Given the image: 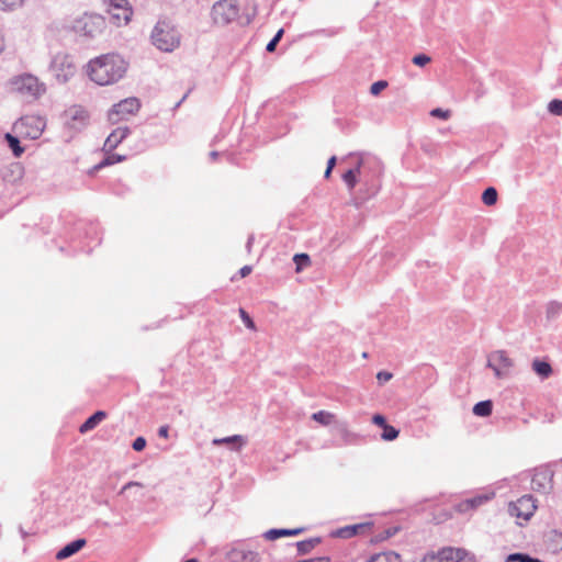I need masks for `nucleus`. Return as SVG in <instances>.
Wrapping results in <instances>:
<instances>
[{"label": "nucleus", "instance_id": "nucleus-1", "mask_svg": "<svg viewBox=\"0 0 562 562\" xmlns=\"http://www.w3.org/2000/svg\"><path fill=\"white\" fill-rule=\"evenodd\" d=\"M127 63L119 54H105L88 64V75L99 86L112 85L123 78Z\"/></svg>", "mask_w": 562, "mask_h": 562}, {"label": "nucleus", "instance_id": "nucleus-2", "mask_svg": "<svg viewBox=\"0 0 562 562\" xmlns=\"http://www.w3.org/2000/svg\"><path fill=\"white\" fill-rule=\"evenodd\" d=\"M181 35L173 23L167 19L158 20L151 33V44L159 50L171 53L180 45Z\"/></svg>", "mask_w": 562, "mask_h": 562}, {"label": "nucleus", "instance_id": "nucleus-3", "mask_svg": "<svg viewBox=\"0 0 562 562\" xmlns=\"http://www.w3.org/2000/svg\"><path fill=\"white\" fill-rule=\"evenodd\" d=\"M74 31L80 36L94 38L105 27V20L99 14L85 13L74 22Z\"/></svg>", "mask_w": 562, "mask_h": 562}, {"label": "nucleus", "instance_id": "nucleus-4", "mask_svg": "<svg viewBox=\"0 0 562 562\" xmlns=\"http://www.w3.org/2000/svg\"><path fill=\"white\" fill-rule=\"evenodd\" d=\"M50 71L58 82H67L76 74V66L70 55L58 53L50 61Z\"/></svg>", "mask_w": 562, "mask_h": 562}, {"label": "nucleus", "instance_id": "nucleus-5", "mask_svg": "<svg viewBox=\"0 0 562 562\" xmlns=\"http://www.w3.org/2000/svg\"><path fill=\"white\" fill-rule=\"evenodd\" d=\"M236 0H220L213 4L211 15L215 24L226 25L238 16Z\"/></svg>", "mask_w": 562, "mask_h": 562}, {"label": "nucleus", "instance_id": "nucleus-6", "mask_svg": "<svg viewBox=\"0 0 562 562\" xmlns=\"http://www.w3.org/2000/svg\"><path fill=\"white\" fill-rule=\"evenodd\" d=\"M140 109V102L137 98L131 97L115 103L108 113V119L115 124L124 120L127 115L136 113Z\"/></svg>", "mask_w": 562, "mask_h": 562}, {"label": "nucleus", "instance_id": "nucleus-7", "mask_svg": "<svg viewBox=\"0 0 562 562\" xmlns=\"http://www.w3.org/2000/svg\"><path fill=\"white\" fill-rule=\"evenodd\" d=\"M64 124L74 132L85 128L89 122V113L80 105H74L66 110L63 114Z\"/></svg>", "mask_w": 562, "mask_h": 562}, {"label": "nucleus", "instance_id": "nucleus-8", "mask_svg": "<svg viewBox=\"0 0 562 562\" xmlns=\"http://www.w3.org/2000/svg\"><path fill=\"white\" fill-rule=\"evenodd\" d=\"M553 471L549 467L535 469L531 488L541 494H549L553 488Z\"/></svg>", "mask_w": 562, "mask_h": 562}, {"label": "nucleus", "instance_id": "nucleus-9", "mask_svg": "<svg viewBox=\"0 0 562 562\" xmlns=\"http://www.w3.org/2000/svg\"><path fill=\"white\" fill-rule=\"evenodd\" d=\"M487 367L494 371L496 378L506 376L509 368L513 367V360L507 357L504 350L493 351L487 358Z\"/></svg>", "mask_w": 562, "mask_h": 562}, {"label": "nucleus", "instance_id": "nucleus-10", "mask_svg": "<svg viewBox=\"0 0 562 562\" xmlns=\"http://www.w3.org/2000/svg\"><path fill=\"white\" fill-rule=\"evenodd\" d=\"M536 509V499L532 495H525L516 503H512L509 506L510 515L522 518L524 520H529L533 516Z\"/></svg>", "mask_w": 562, "mask_h": 562}, {"label": "nucleus", "instance_id": "nucleus-11", "mask_svg": "<svg viewBox=\"0 0 562 562\" xmlns=\"http://www.w3.org/2000/svg\"><path fill=\"white\" fill-rule=\"evenodd\" d=\"M11 86L13 90L30 95H36L40 90L37 78L29 74L14 77L11 81Z\"/></svg>", "mask_w": 562, "mask_h": 562}, {"label": "nucleus", "instance_id": "nucleus-12", "mask_svg": "<svg viewBox=\"0 0 562 562\" xmlns=\"http://www.w3.org/2000/svg\"><path fill=\"white\" fill-rule=\"evenodd\" d=\"M368 164L369 162L366 161L363 158H360L358 159L357 165L353 168H350L342 173V180L350 191L355 189L358 182V177H360L361 179L368 178Z\"/></svg>", "mask_w": 562, "mask_h": 562}, {"label": "nucleus", "instance_id": "nucleus-13", "mask_svg": "<svg viewBox=\"0 0 562 562\" xmlns=\"http://www.w3.org/2000/svg\"><path fill=\"white\" fill-rule=\"evenodd\" d=\"M440 558L445 562H475V557L461 548H443L440 550Z\"/></svg>", "mask_w": 562, "mask_h": 562}, {"label": "nucleus", "instance_id": "nucleus-14", "mask_svg": "<svg viewBox=\"0 0 562 562\" xmlns=\"http://www.w3.org/2000/svg\"><path fill=\"white\" fill-rule=\"evenodd\" d=\"M131 133L128 127H117L115 128L105 139L103 149L105 151H112L115 149Z\"/></svg>", "mask_w": 562, "mask_h": 562}, {"label": "nucleus", "instance_id": "nucleus-15", "mask_svg": "<svg viewBox=\"0 0 562 562\" xmlns=\"http://www.w3.org/2000/svg\"><path fill=\"white\" fill-rule=\"evenodd\" d=\"M87 540L85 538H77L58 550L56 553V559L59 561L68 559L85 548Z\"/></svg>", "mask_w": 562, "mask_h": 562}, {"label": "nucleus", "instance_id": "nucleus-16", "mask_svg": "<svg viewBox=\"0 0 562 562\" xmlns=\"http://www.w3.org/2000/svg\"><path fill=\"white\" fill-rule=\"evenodd\" d=\"M372 525L373 524L369 521L345 526L334 531L333 536L337 538L349 539L357 536L360 531L371 528Z\"/></svg>", "mask_w": 562, "mask_h": 562}, {"label": "nucleus", "instance_id": "nucleus-17", "mask_svg": "<svg viewBox=\"0 0 562 562\" xmlns=\"http://www.w3.org/2000/svg\"><path fill=\"white\" fill-rule=\"evenodd\" d=\"M250 340H255L256 345L258 346L256 351L254 352L255 357L258 358L262 353H265V351L267 349L266 338L258 337L255 322L248 316V341H250Z\"/></svg>", "mask_w": 562, "mask_h": 562}, {"label": "nucleus", "instance_id": "nucleus-18", "mask_svg": "<svg viewBox=\"0 0 562 562\" xmlns=\"http://www.w3.org/2000/svg\"><path fill=\"white\" fill-rule=\"evenodd\" d=\"M304 531V528H293V529H290V528H272V529H269L268 531H266L263 533V537L267 539V540H277L281 537H292V536H297L300 533H302Z\"/></svg>", "mask_w": 562, "mask_h": 562}, {"label": "nucleus", "instance_id": "nucleus-19", "mask_svg": "<svg viewBox=\"0 0 562 562\" xmlns=\"http://www.w3.org/2000/svg\"><path fill=\"white\" fill-rule=\"evenodd\" d=\"M106 413L104 411H97L89 416L79 427L81 434H86L94 429L103 419H105Z\"/></svg>", "mask_w": 562, "mask_h": 562}, {"label": "nucleus", "instance_id": "nucleus-20", "mask_svg": "<svg viewBox=\"0 0 562 562\" xmlns=\"http://www.w3.org/2000/svg\"><path fill=\"white\" fill-rule=\"evenodd\" d=\"M23 175H24V168L22 167V165L19 162H14V164H11L3 171V180L7 182L15 183L23 178Z\"/></svg>", "mask_w": 562, "mask_h": 562}, {"label": "nucleus", "instance_id": "nucleus-21", "mask_svg": "<svg viewBox=\"0 0 562 562\" xmlns=\"http://www.w3.org/2000/svg\"><path fill=\"white\" fill-rule=\"evenodd\" d=\"M488 501L486 495H477L472 498H467L458 504V510L460 513H467L473 510Z\"/></svg>", "mask_w": 562, "mask_h": 562}, {"label": "nucleus", "instance_id": "nucleus-22", "mask_svg": "<svg viewBox=\"0 0 562 562\" xmlns=\"http://www.w3.org/2000/svg\"><path fill=\"white\" fill-rule=\"evenodd\" d=\"M111 10L122 11V20L124 23H128L131 21L133 11L128 5L127 0H110Z\"/></svg>", "mask_w": 562, "mask_h": 562}, {"label": "nucleus", "instance_id": "nucleus-23", "mask_svg": "<svg viewBox=\"0 0 562 562\" xmlns=\"http://www.w3.org/2000/svg\"><path fill=\"white\" fill-rule=\"evenodd\" d=\"M322 542L321 537H314L295 543L300 555L308 554L317 544Z\"/></svg>", "mask_w": 562, "mask_h": 562}, {"label": "nucleus", "instance_id": "nucleus-24", "mask_svg": "<svg viewBox=\"0 0 562 562\" xmlns=\"http://www.w3.org/2000/svg\"><path fill=\"white\" fill-rule=\"evenodd\" d=\"M366 562H402V559L394 551H385L372 554Z\"/></svg>", "mask_w": 562, "mask_h": 562}, {"label": "nucleus", "instance_id": "nucleus-25", "mask_svg": "<svg viewBox=\"0 0 562 562\" xmlns=\"http://www.w3.org/2000/svg\"><path fill=\"white\" fill-rule=\"evenodd\" d=\"M532 370L541 378V379H547L551 375L552 373V368H551V364L546 361V360H541V359H538L536 358L533 361H532Z\"/></svg>", "mask_w": 562, "mask_h": 562}, {"label": "nucleus", "instance_id": "nucleus-26", "mask_svg": "<svg viewBox=\"0 0 562 562\" xmlns=\"http://www.w3.org/2000/svg\"><path fill=\"white\" fill-rule=\"evenodd\" d=\"M472 412L475 416L488 417L493 412V402L491 400L480 401L473 406Z\"/></svg>", "mask_w": 562, "mask_h": 562}, {"label": "nucleus", "instance_id": "nucleus-27", "mask_svg": "<svg viewBox=\"0 0 562 562\" xmlns=\"http://www.w3.org/2000/svg\"><path fill=\"white\" fill-rule=\"evenodd\" d=\"M125 156L124 155H119V154H110L108 156H105L98 165H95L92 169H91V173L102 169L103 167H106V166H111V165H114V164H117V162H122L125 160Z\"/></svg>", "mask_w": 562, "mask_h": 562}, {"label": "nucleus", "instance_id": "nucleus-28", "mask_svg": "<svg viewBox=\"0 0 562 562\" xmlns=\"http://www.w3.org/2000/svg\"><path fill=\"white\" fill-rule=\"evenodd\" d=\"M4 139L15 157H20L24 153V147L21 146V142L18 136L5 133Z\"/></svg>", "mask_w": 562, "mask_h": 562}, {"label": "nucleus", "instance_id": "nucleus-29", "mask_svg": "<svg viewBox=\"0 0 562 562\" xmlns=\"http://www.w3.org/2000/svg\"><path fill=\"white\" fill-rule=\"evenodd\" d=\"M226 558H227L228 562H245L246 550L244 549V544L239 543L237 547L232 548L226 553Z\"/></svg>", "mask_w": 562, "mask_h": 562}, {"label": "nucleus", "instance_id": "nucleus-30", "mask_svg": "<svg viewBox=\"0 0 562 562\" xmlns=\"http://www.w3.org/2000/svg\"><path fill=\"white\" fill-rule=\"evenodd\" d=\"M213 443L214 445H223V443L232 445V449L238 450V449H240V447L243 445V436L234 435V436H231V437L214 439Z\"/></svg>", "mask_w": 562, "mask_h": 562}, {"label": "nucleus", "instance_id": "nucleus-31", "mask_svg": "<svg viewBox=\"0 0 562 562\" xmlns=\"http://www.w3.org/2000/svg\"><path fill=\"white\" fill-rule=\"evenodd\" d=\"M312 419L323 426H328L335 420V415L327 411H318L312 415Z\"/></svg>", "mask_w": 562, "mask_h": 562}, {"label": "nucleus", "instance_id": "nucleus-32", "mask_svg": "<svg viewBox=\"0 0 562 562\" xmlns=\"http://www.w3.org/2000/svg\"><path fill=\"white\" fill-rule=\"evenodd\" d=\"M497 190L494 187L486 188L482 193V202L487 205L492 206L497 202Z\"/></svg>", "mask_w": 562, "mask_h": 562}, {"label": "nucleus", "instance_id": "nucleus-33", "mask_svg": "<svg viewBox=\"0 0 562 562\" xmlns=\"http://www.w3.org/2000/svg\"><path fill=\"white\" fill-rule=\"evenodd\" d=\"M398 530H400L398 527L386 528L383 531H381L380 533H378L376 536H374L373 541L374 542L385 541V540L392 538L393 536H395L398 532Z\"/></svg>", "mask_w": 562, "mask_h": 562}, {"label": "nucleus", "instance_id": "nucleus-34", "mask_svg": "<svg viewBox=\"0 0 562 562\" xmlns=\"http://www.w3.org/2000/svg\"><path fill=\"white\" fill-rule=\"evenodd\" d=\"M293 261L296 266V271L300 272L302 271L306 266L310 265L311 262V259H310V256L307 254H296L294 255L293 257Z\"/></svg>", "mask_w": 562, "mask_h": 562}, {"label": "nucleus", "instance_id": "nucleus-35", "mask_svg": "<svg viewBox=\"0 0 562 562\" xmlns=\"http://www.w3.org/2000/svg\"><path fill=\"white\" fill-rule=\"evenodd\" d=\"M562 313V303L559 302H550L547 306V318L553 319L558 317Z\"/></svg>", "mask_w": 562, "mask_h": 562}, {"label": "nucleus", "instance_id": "nucleus-36", "mask_svg": "<svg viewBox=\"0 0 562 562\" xmlns=\"http://www.w3.org/2000/svg\"><path fill=\"white\" fill-rule=\"evenodd\" d=\"M400 435V430L395 427L387 425L383 428V431L381 434V438L385 441H393L395 440Z\"/></svg>", "mask_w": 562, "mask_h": 562}, {"label": "nucleus", "instance_id": "nucleus-37", "mask_svg": "<svg viewBox=\"0 0 562 562\" xmlns=\"http://www.w3.org/2000/svg\"><path fill=\"white\" fill-rule=\"evenodd\" d=\"M25 0H0V9L2 11H13L24 3Z\"/></svg>", "mask_w": 562, "mask_h": 562}, {"label": "nucleus", "instance_id": "nucleus-38", "mask_svg": "<svg viewBox=\"0 0 562 562\" xmlns=\"http://www.w3.org/2000/svg\"><path fill=\"white\" fill-rule=\"evenodd\" d=\"M284 34V30L280 29L274 36L270 40V42L266 46V50L268 53H273L276 50L277 45L282 40V36Z\"/></svg>", "mask_w": 562, "mask_h": 562}, {"label": "nucleus", "instance_id": "nucleus-39", "mask_svg": "<svg viewBox=\"0 0 562 562\" xmlns=\"http://www.w3.org/2000/svg\"><path fill=\"white\" fill-rule=\"evenodd\" d=\"M548 111L554 115H562V100L553 99L548 104Z\"/></svg>", "mask_w": 562, "mask_h": 562}, {"label": "nucleus", "instance_id": "nucleus-40", "mask_svg": "<svg viewBox=\"0 0 562 562\" xmlns=\"http://www.w3.org/2000/svg\"><path fill=\"white\" fill-rule=\"evenodd\" d=\"M387 87V81L385 80H378L373 82L370 87V93L372 95L380 94L385 88Z\"/></svg>", "mask_w": 562, "mask_h": 562}, {"label": "nucleus", "instance_id": "nucleus-41", "mask_svg": "<svg viewBox=\"0 0 562 562\" xmlns=\"http://www.w3.org/2000/svg\"><path fill=\"white\" fill-rule=\"evenodd\" d=\"M431 58L426 54H417L413 57L412 61L418 67H424L429 64Z\"/></svg>", "mask_w": 562, "mask_h": 562}, {"label": "nucleus", "instance_id": "nucleus-42", "mask_svg": "<svg viewBox=\"0 0 562 562\" xmlns=\"http://www.w3.org/2000/svg\"><path fill=\"white\" fill-rule=\"evenodd\" d=\"M430 115L432 117H438V119H441V120H448L450 117V111L449 110H443L441 108H436V109H432L430 111Z\"/></svg>", "mask_w": 562, "mask_h": 562}, {"label": "nucleus", "instance_id": "nucleus-43", "mask_svg": "<svg viewBox=\"0 0 562 562\" xmlns=\"http://www.w3.org/2000/svg\"><path fill=\"white\" fill-rule=\"evenodd\" d=\"M145 447H146V439L142 436L136 437L134 439V441L132 442V448L137 452L143 451L145 449Z\"/></svg>", "mask_w": 562, "mask_h": 562}, {"label": "nucleus", "instance_id": "nucleus-44", "mask_svg": "<svg viewBox=\"0 0 562 562\" xmlns=\"http://www.w3.org/2000/svg\"><path fill=\"white\" fill-rule=\"evenodd\" d=\"M526 553L515 552L506 557L505 562H524Z\"/></svg>", "mask_w": 562, "mask_h": 562}, {"label": "nucleus", "instance_id": "nucleus-45", "mask_svg": "<svg viewBox=\"0 0 562 562\" xmlns=\"http://www.w3.org/2000/svg\"><path fill=\"white\" fill-rule=\"evenodd\" d=\"M372 423L382 429L389 425L386 418L381 414H374L372 416Z\"/></svg>", "mask_w": 562, "mask_h": 562}, {"label": "nucleus", "instance_id": "nucleus-46", "mask_svg": "<svg viewBox=\"0 0 562 562\" xmlns=\"http://www.w3.org/2000/svg\"><path fill=\"white\" fill-rule=\"evenodd\" d=\"M393 374L389 371H380L376 374V379L380 384H383L385 382H389L392 379Z\"/></svg>", "mask_w": 562, "mask_h": 562}, {"label": "nucleus", "instance_id": "nucleus-47", "mask_svg": "<svg viewBox=\"0 0 562 562\" xmlns=\"http://www.w3.org/2000/svg\"><path fill=\"white\" fill-rule=\"evenodd\" d=\"M110 13H111V16L112 19L116 20V25H125L126 23L123 22L122 20V11H117V10H110Z\"/></svg>", "mask_w": 562, "mask_h": 562}, {"label": "nucleus", "instance_id": "nucleus-48", "mask_svg": "<svg viewBox=\"0 0 562 562\" xmlns=\"http://www.w3.org/2000/svg\"><path fill=\"white\" fill-rule=\"evenodd\" d=\"M424 562H445V560H442L440 558V551H438L437 554L431 553V554L425 555Z\"/></svg>", "mask_w": 562, "mask_h": 562}, {"label": "nucleus", "instance_id": "nucleus-49", "mask_svg": "<svg viewBox=\"0 0 562 562\" xmlns=\"http://www.w3.org/2000/svg\"><path fill=\"white\" fill-rule=\"evenodd\" d=\"M223 155L226 156L227 160L233 162V164H236V165H240V161H239V157H237V155L233 151H225V153H222Z\"/></svg>", "mask_w": 562, "mask_h": 562}, {"label": "nucleus", "instance_id": "nucleus-50", "mask_svg": "<svg viewBox=\"0 0 562 562\" xmlns=\"http://www.w3.org/2000/svg\"><path fill=\"white\" fill-rule=\"evenodd\" d=\"M134 486H138V487H143V484L139 483V482H136V481H131V482H127L121 490V494L124 493L125 491L134 487Z\"/></svg>", "mask_w": 562, "mask_h": 562}, {"label": "nucleus", "instance_id": "nucleus-51", "mask_svg": "<svg viewBox=\"0 0 562 562\" xmlns=\"http://www.w3.org/2000/svg\"><path fill=\"white\" fill-rule=\"evenodd\" d=\"M552 536H553L554 541H555V549L562 548V533L553 531Z\"/></svg>", "mask_w": 562, "mask_h": 562}, {"label": "nucleus", "instance_id": "nucleus-52", "mask_svg": "<svg viewBox=\"0 0 562 562\" xmlns=\"http://www.w3.org/2000/svg\"><path fill=\"white\" fill-rule=\"evenodd\" d=\"M168 432H169V426H167V425H164V426L159 427V429H158L159 437L168 438Z\"/></svg>", "mask_w": 562, "mask_h": 562}, {"label": "nucleus", "instance_id": "nucleus-53", "mask_svg": "<svg viewBox=\"0 0 562 562\" xmlns=\"http://www.w3.org/2000/svg\"><path fill=\"white\" fill-rule=\"evenodd\" d=\"M336 162H337L336 156H331L327 161V167L334 169V167L336 166Z\"/></svg>", "mask_w": 562, "mask_h": 562}, {"label": "nucleus", "instance_id": "nucleus-54", "mask_svg": "<svg viewBox=\"0 0 562 562\" xmlns=\"http://www.w3.org/2000/svg\"><path fill=\"white\" fill-rule=\"evenodd\" d=\"M239 316H240L243 323L246 325V307H243V306L239 307Z\"/></svg>", "mask_w": 562, "mask_h": 562}, {"label": "nucleus", "instance_id": "nucleus-55", "mask_svg": "<svg viewBox=\"0 0 562 562\" xmlns=\"http://www.w3.org/2000/svg\"><path fill=\"white\" fill-rule=\"evenodd\" d=\"M524 562H542V561L539 560L538 558H533V557L529 555L528 553H526V558H525Z\"/></svg>", "mask_w": 562, "mask_h": 562}, {"label": "nucleus", "instance_id": "nucleus-56", "mask_svg": "<svg viewBox=\"0 0 562 562\" xmlns=\"http://www.w3.org/2000/svg\"><path fill=\"white\" fill-rule=\"evenodd\" d=\"M220 155H221L220 151L212 150L209 156H210L211 160H215Z\"/></svg>", "mask_w": 562, "mask_h": 562}, {"label": "nucleus", "instance_id": "nucleus-57", "mask_svg": "<svg viewBox=\"0 0 562 562\" xmlns=\"http://www.w3.org/2000/svg\"><path fill=\"white\" fill-rule=\"evenodd\" d=\"M331 171H333L331 168L326 167V170L324 172V178L328 179L331 175Z\"/></svg>", "mask_w": 562, "mask_h": 562}, {"label": "nucleus", "instance_id": "nucleus-58", "mask_svg": "<svg viewBox=\"0 0 562 562\" xmlns=\"http://www.w3.org/2000/svg\"><path fill=\"white\" fill-rule=\"evenodd\" d=\"M238 274L241 277V278H246V266L241 267L238 271Z\"/></svg>", "mask_w": 562, "mask_h": 562}, {"label": "nucleus", "instance_id": "nucleus-59", "mask_svg": "<svg viewBox=\"0 0 562 562\" xmlns=\"http://www.w3.org/2000/svg\"><path fill=\"white\" fill-rule=\"evenodd\" d=\"M188 97V93L183 94L182 99L176 104V108L180 106V104L184 101V99Z\"/></svg>", "mask_w": 562, "mask_h": 562}, {"label": "nucleus", "instance_id": "nucleus-60", "mask_svg": "<svg viewBox=\"0 0 562 562\" xmlns=\"http://www.w3.org/2000/svg\"><path fill=\"white\" fill-rule=\"evenodd\" d=\"M252 553L250 551H248V562H251L254 559H252Z\"/></svg>", "mask_w": 562, "mask_h": 562}, {"label": "nucleus", "instance_id": "nucleus-61", "mask_svg": "<svg viewBox=\"0 0 562 562\" xmlns=\"http://www.w3.org/2000/svg\"><path fill=\"white\" fill-rule=\"evenodd\" d=\"M372 164H373L375 167H379V161H376V160H372Z\"/></svg>", "mask_w": 562, "mask_h": 562}, {"label": "nucleus", "instance_id": "nucleus-62", "mask_svg": "<svg viewBox=\"0 0 562 562\" xmlns=\"http://www.w3.org/2000/svg\"><path fill=\"white\" fill-rule=\"evenodd\" d=\"M250 244H251V238L248 237V241H247L248 249L250 248Z\"/></svg>", "mask_w": 562, "mask_h": 562}, {"label": "nucleus", "instance_id": "nucleus-63", "mask_svg": "<svg viewBox=\"0 0 562 562\" xmlns=\"http://www.w3.org/2000/svg\"><path fill=\"white\" fill-rule=\"evenodd\" d=\"M20 530H21L22 536L25 537L26 536L25 531H23L22 528Z\"/></svg>", "mask_w": 562, "mask_h": 562}, {"label": "nucleus", "instance_id": "nucleus-64", "mask_svg": "<svg viewBox=\"0 0 562 562\" xmlns=\"http://www.w3.org/2000/svg\"><path fill=\"white\" fill-rule=\"evenodd\" d=\"M247 272H248V274H250V272H251V268L249 266H248Z\"/></svg>", "mask_w": 562, "mask_h": 562}]
</instances>
